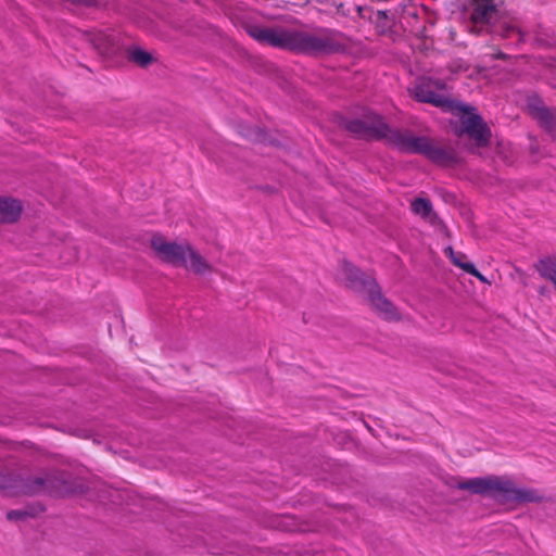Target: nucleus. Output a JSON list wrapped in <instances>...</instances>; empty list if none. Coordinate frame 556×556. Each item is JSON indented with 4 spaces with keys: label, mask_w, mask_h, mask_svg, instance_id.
<instances>
[{
    "label": "nucleus",
    "mask_w": 556,
    "mask_h": 556,
    "mask_svg": "<svg viewBox=\"0 0 556 556\" xmlns=\"http://www.w3.org/2000/svg\"><path fill=\"white\" fill-rule=\"evenodd\" d=\"M535 117L542 127H544L552 135H556V112L542 106L536 110Z\"/></svg>",
    "instance_id": "16"
},
{
    "label": "nucleus",
    "mask_w": 556,
    "mask_h": 556,
    "mask_svg": "<svg viewBox=\"0 0 556 556\" xmlns=\"http://www.w3.org/2000/svg\"><path fill=\"white\" fill-rule=\"evenodd\" d=\"M511 34H517L519 35V30L516 29L514 26H510V27H507L506 28V31H505V36H510Z\"/></svg>",
    "instance_id": "22"
},
{
    "label": "nucleus",
    "mask_w": 556,
    "mask_h": 556,
    "mask_svg": "<svg viewBox=\"0 0 556 556\" xmlns=\"http://www.w3.org/2000/svg\"><path fill=\"white\" fill-rule=\"evenodd\" d=\"M247 30L260 43L291 51L292 29L251 25Z\"/></svg>",
    "instance_id": "6"
},
{
    "label": "nucleus",
    "mask_w": 556,
    "mask_h": 556,
    "mask_svg": "<svg viewBox=\"0 0 556 556\" xmlns=\"http://www.w3.org/2000/svg\"><path fill=\"white\" fill-rule=\"evenodd\" d=\"M370 303L381 312L387 318H395L397 316L395 307L380 293L378 286L367 293Z\"/></svg>",
    "instance_id": "14"
},
{
    "label": "nucleus",
    "mask_w": 556,
    "mask_h": 556,
    "mask_svg": "<svg viewBox=\"0 0 556 556\" xmlns=\"http://www.w3.org/2000/svg\"><path fill=\"white\" fill-rule=\"evenodd\" d=\"M455 486L459 490L469 491L472 494L489 496L502 504L540 503L544 498V495L539 490L519 488L510 478L505 476L459 479Z\"/></svg>",
    "instance_id": "2"
},
{
    "label": "nucleus",
    "mask_w": 556,
    "mask_h": 556,
    "mask_svg": "<svg viewBox=\"0 0 556 556\" xmlns=\"http://www.w3.org/2000/svg\"><path fill=\"white\" fill-rule=\"evenodd\" d=\"M89 40L94 49L102 55H111L115 52V38L108 33H93Z\"/></svg>",
    "instance_id": "13"
},
{
    "label": "nucleus",
    "mask_w": 556,
    "mask_h": 556,
    "mask_svg": "<svg viewBox=\"0 0 556 556\" xmlns=\"http://www.w3.org/2000/svg\"><path fill=\"white\" fill-rule=\"evenodd\" d=\"M151 247L159 257L174 266H186L189 244L168 242L164 237L155 235L151 239Z\"/></svg>",
    "instance_id": "7"
},
{
    "label": "nucleus",
    "mask_w": 556,
    "mask_h": 556,
    "mask_svg": "<svg viewBox=\"0 0 556 556\" xmlns=\"http://www.w3.org/2000/svg\"><path fill=\"white\" fill-rule=\"evenodd\" d=\"M22 203L12 198L0 197V223H14L22 213Z\"/></svg>",
    "instance_id": "12"
},
{
    "label": "nucleus",
    "mask_w": 556,
    "mask_h": 556,
    "mask_svg": "<svg viewBox=\"0 0 556 556\" xmlns=\"http://www.w3.org/2000/svg\"><path fill=\"white\" fill-rule=\"evenodd\" d=\"M16 483V493L38 495L51 493L55 484V479L52 475L46 473L43 476H31L25 479H18Z\"/></svg>",
    "instance_id": "8"
},
{
    "label": "nucleus",
    "mask_w": 556,
    "mask_h": 556,
    "mask_svg": "<svg viewBox=\"0 0 556 556\" xmlns=\"http://www.w3.org/2000/svg\"><path fill=\"white\" fill-rule=\"evenodd\" d=\"M346 129L362 138L384 139L401 152L421 154L440 165H451L457 161L454 149L441 147L427 137L415 136L410 130L390 128L381 116L374 113H367L362 119L349 121Z\"/></svg>",
    "instance_id": "1"
},
{
    "label": "nucleus",
    "mask_w": 556,
    "mask_h": 556,
    "mask_svg": "<svg viewBox=\"0 0 556 556\" xmlns=\"http://www.w3.org/2000/svg\"><path fill=\"white\" fill-rule=\"evenodd\" d=\"M464 271L472 275L473 277L478 278L482 282H486L485 277L475 267V265L472 263L464 265Z\"/></svg>",
    "instance_id": "21"
},
{
    "label": "nucleus",
    "mask_w": 556,
    "mask_h": 556,
    "mask_svg": "<svg viewBox=\"0 0 556 556\" xmlns=\"http://www.w3.org/2000/svg\"><path fill=\"white\" fill-rule=\"evenodd\" d=\"M352 46L348 36L338 29L318 27L313 31L292 29L291 51L324 55L345 52Z\"/></svg>",
    "instance_id": "3"
},
{
    "label": "nucleus",
    "mask_w": 556,
    "mask_h": 556,
    "mask_svg": "<svg viewBox=\"0 0 556 556\" xmlns=\"http://www.w3.org/2000/svg\"><path fill=\"white\" fill-rule=\"evenodd\" d=\"M507 58V55L501 51H498L497 53H495L493 55V59H501V60H505Z\"/></svg>",
    "instance_id": "23"
},
{
    "label": "nucleus",
    "mask_w": 556,
    "mask_h": 556,
    "mask_svg": "<svg viewBox=\"0 0 556 556\" xmlns=\"http://www.w3.org/2000/svg\"><path fill=\"white\" fill-rule=\"evenodd\" d=\"M410 208L415 215L421 217L430 225L434 227L443 226L441 218L433 211L432 204L428 199L417 198L413 200L410 203Z\"/></svg>",
    "instance_id": "10"
},
{
    "label": "nucleus",
    "mask_w": 556,
    "mask_h": 556,
    "mask_svg": "<svg viewBox=\"0 0 556 556\" xmlns=\"http://www.w3.org/2000/svg\"><path fill=\"white\" fill-rule=\"evenodd\" d=\"M445 89V83L440 79H422L414 87V98L419 102L430 103L444 111L454 112V110H464L465 104L447 97L442 91Z\"/></svg>",
    "instance_id": "4"
},
{
    "label": "nucleus",
    "mask_w": 556,
    "mask_h": 556,
    "mask_svg": "<svg viewBox=\"0 0 556 556\" xmlns=\"http://www.w3.org/2000/svg\"><path fill=\"white\" fill-rule=\"evenodd\" d=\"M445 252L450 255L451 257V261L453 262V264L459 268H462L464 270V265L466 264H470L469 262H464L463 260L466 258V255L463 254V253H456L453 251L452 248H447L445 250Z\"/></svg>",
    "instance_id": "19"
},
{
    "label": "nucleus",
    "mask_w": 556,
    "mask_h": 556,
    "mask_svg": "<svg viewBox=\"0 0 556 556\" xmlns=\"http://www.w3.org/2000/svg\"><path fill=\"white\" fill-rule=\"evenodd\" d=\"M495 13L496 5L493 0H472L470 18L473 24L484 25Z\"/></svg>",
    "instance_id": "11"
},
{
    "label": "nucleus",
    "mask_w": 556,
    "mask_h": 556,
    "mask_svg": "<svg viewBox=\"0 0 556 556\" xmlns=\"http://www.w3.org/2000/svg\"><path fill=\"white\" fill-rule=\"evenodd\" d=\"M535 269L538 273L545 279L553 282L556 288V258L555 257H544L541 258L535 265Z\"/></svg>",
    "instance_id": "15"
},
{
    "label": "nucleus",
    "mask_w": 556,
    "mask_h": 556,
    "mask_svg": "<svg viewBox=\"0 0 556 556\" xmlns=\"http://www.w3.org/2000/svg\"><path fill=\"white\" fill-rule=\"evenodd\" d=\"M342 274L346 286L354 291L368 293V291H372L377 287V282L372 277L362 273L346 261L342 264Z\"/></svg>",
    "instance_id": "9"
},
{
    "label": "nucleus",
    "mask_w": 556,
    "mask_h": 556,
    "mask_svg": "<svg viewBox=\"0 0 556 556\" xmlns=\"http://www.w3.org/2000/svg\"><path fill=\"white\" fill-rule=\"evenodd\" d=\"M187 257L190 261L191 269L195 274H200L201 275V274H205V273L212 270V267L206 262V260L201 254H199L195 250H193L191 248V245L189 247V250L187 252Z\"/></svg>",
    "instance_id": "17"
},
{
    "label": "nucleus",
    "mask_w": 556,
    "mask_h": 556,
    "mask_svg": "<svg viewBox=\"0 0 556 556\" xmlns=\"http://www.w3.org/2000/svg\"><path fill=\"white\" fill-rule=\"evenodd\" d=\"M29 516H30V514L24 509H15V510H10L7 513V518H8V520H11V521L25 520Z\"/></svg>",
    "instance_id": "20"
},
{
    "label": "nucleus",
    "mask_w": 556,
    "mask_h": 556,
    "mask_svg": "<svg viewBox=\"0 0 556 556\" xmlns=\"http://www.w3.org/2000/svg\"><path fill=\"white\" fill-rule=\"evenodd\" d=\"M152 55L141 49H134L130 51V60L140 66H147L152 62Z\"/></svg>",
    "instance_id": "18"
},
{
    "label": "nucleus",
    "mask_w": 556,
    "mask_h": 556,
    "mask_svg": "<svg viewBox=\"0 0 556 556\" xmlns=\"http://www.w3.org/2000/svg\"><path fill=\"white\" fill-rule=\"evenodd\" d=\"M453 113L459 115L462 134H466L472 139L477 147H486L489 144L491 129L483 118L476 113L473 106L465 104L464 110H454Z\"/></svg>",
    "instance_id": "5"
}]
</instances>
